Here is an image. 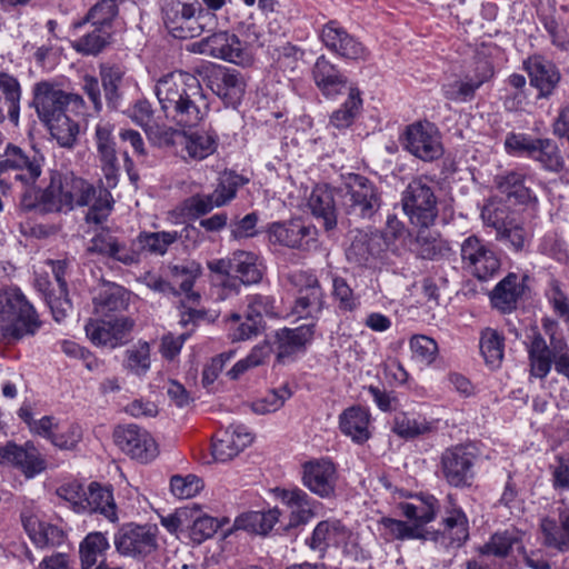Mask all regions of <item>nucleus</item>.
<instances>
[{
  "label": "nucleus",
  "instance_id": "obj_1",
  "mask_svg": "<svg viewBox=\"0 0 569 569\" xmlns=\"http://www.w3.org/2000/svg\"><path fill=\"white\" fill-rule=\"evenodd\" d=\"M154 93L166 113L182 128L199 126L209 110V102L199 79L188 72L174 71L161 77Z\"/></svg>",
  "mask_w": 569,
  "mask_h": 569
},
{
  "label": "nucleus",
  "instance_id": "obj_2",
  "mask_svg": "<svg viewBox=\"0 0 569 569\" xmlns=\"http://www.w3.org/2000/svg\"><path fill=\"white\" fill-rule=\"evenodd\" d=\"M40 120L48 127L51 137L62 148L74 147L80 127L67 114H84V100L78 93L64 92L58 84L41 81L33 87V101Z\"/></svg>",
  "mask_w": 569,
  "mask_h": 569
},
{
  "label": "nucleus",
  "instance_id": "obj_3",
  "mask_svg": "<svg viewBox=\"0 0 569 569\" xmlns=\"http://www.w3.org/2000/svg\"><path fill=\"white\" fill-rule=\"evenodd\" d=\"M40 326L36 310L18 289L0 290V339L19 341Z\"/></svg>",
  "mask_w": 569,
  "mask_h": 569
},
{
  "label": "nucleus",
  "instance_id": "obj_4",
  "mask_svg": "<svg viewBox=\"0 0 569 569\" xmlns=\"http://www.w3.org/2000/svg\"><path fill=\"white\" fill-rule=\"evenodd\" d=\"M163 21L173 37L194 38L202 33L214 16L200 9L196 0H163Z\"/></svg>",
  "mask_w": 569,
  "mask_h": 569
},
{
  "label": "nucleus",
  "instance_id": "obj_5",
  "mask_svg": "<svg viewBox=\"0 0 569 569\" xmlns=\"http://www.w3.org/2000/svg\"><path fill=\"white\" fill-rule=\"evenodd\" d=\"M339 192L345 212L353 219L370 220L381 207V193L367 177L349 174Z\"/></svg>",
  "mask_w": 569,
  "mask_h": 569
},
{
  "label": "nucleus",
  "instance_id": "obj_6",
  "mask_svg": "<svg viewBox=\"0 0 569 569\" xmlns=\"http://www.w3.org/2000/svg\"><path fill=\"white\" fill-rule=\"evenodd\" d=\"M401 203L411 223L421 228H428L438 217L437 197L425 177L408 183L402 192Z\"/></svg>",
  "mask_w": 569,
  "mask_h": 569
},
{
  "label": "nucleus",
  "instance_id": "obj_7",
  "mask_svg": "<svg viewBox=\"0 0 569 569\" xmlns=\"http://www.w3.org/2000/svg\"><path fill=\"white\" fill-rule=\"evenodd\" d=\"M96 193L97 190L92 184L72 172H66L51 178L44 197L61 211L71 210L74 206L90 204Z\"/></svg>",
  "mask_w": 569,
  "mask_h": 569
},
{
  "label": "nucleus",
  "instance_id": "obj_8",
  "mask_svg": "<svg viewBox=\"0 0 569 569\" xmlns=\"http://www.w3.org/2000/svg\"><path fill=\"white\" fill-rule=\"evenodd\" d=\"M193 51L248 67L253 62V50L244 46L237 34L228 31L216 32L192 44Z\"/></svg>",
  "mask_w": 569,
  "mask_h": 569
},
{
  "label": "nucleus",
  "instance_id": "obj_9",
  "mask_svg": "<svg viewBox=\"0 0 569 569\" xmlns=\"http://www.w3.org/2000/svg\"><path fill=\"white\" fill-rule=\"evenodd\" d=\"M460 257L463 268L481 281L493 277L501 267L497 252L475 234L461 242Z\"/></svg>",
  "mask_w": 569,
  "mask_h": 569
},
{
  "label": "nucleus",
  "instance_id": "obj_10",
  "mask_svg": "<svg viewBox=\"0 0 569 569\" xmlns=\"http://www.w3.org/2000/svg\"><path fill=\"white\" fill-rule=\"evenodd\" d=\"M158 529L152 525H123L114 535L113 543L120 555L144 558L157 547Z\"/></svg>",
  "mask_w": 569,
  "mask_h": 569
},
{
  "label": "nucleus",
  "instance_id": "obj_11",
  "mask_svg": "<svg viewBox=\"0 0 569 569\" xmlns=\"http://www.w3.org/2000/svg\"><path fill=\"white\" fill-rule=\"evenodd\" d=\"M403 147L423 161L436 160L443 153L440 132L428 121H418L406 128Z\"/></svg>",
  "mask_w": 569,
  "mask_h": 569
},
{
  "label": "nucleus",
  "instance_id": "obj_12",
  "mask_svg": "<svg viewBox=\"0 0 569 569\" xmlns=\"http://www.w3.org/2000/svg\"><path fill=\"white\" fill-rule=\"evenodd\" d=\"M475 460L476 455L467 446H455L446 449L440 458V470L443 479L456 488L470 486L475 477Z\"/></svg>",
  "mask_w": 569,
  "mask_h": 569
},
{
  "label": "nucleus",
  "instance_id": "obj_13",
  "mask_svg": "<svg viewBox=\"0 0 569 569\" xmlns=\"http://www.w3.org/2000/svg\"><path fill=\"white\" fill-rule=\"evenodd\" d=\"M42 162L43 158L38 152H26L20 147L8 144L4 159L0 161V174L31 184L40 177Z\"/></svg>",
  "mask_w": 569,
  "mask_h": 569
},
{
  "label": "nucleus",
  "instance_id": "obj_14",
  "mask_svg": "<svg viewBox=\"0 0 569 569\" xmlns=\"http://www.w3.org/2000/svg\"><path fill=\"white\" fill-rule=\"evenodd\" d=\"M301 481L311 493L331 499L336 497L338 471L329 459H313L302 465Z\"/></svg>",
  "mask_w": 569,
  "mask_h": 569
},
{
  "label": "nucleus",
  "instance_id": "obj_15",
  "mask_svg": "<svg viewBox=\"0 0 569 569\" xmlns=\"http://www.w3.org/2000/svg\"><path fill=\"white\" fill-rule=\"evenodd\" d=\"M116 445L132 459L142 463L153 460L158 453V445L152 436L136 425L118 427L113 433Z\"/></svg>",
  "mask_w": 569,
  "mask_h": 569
},
{
  "label": "nucleus",
  "instance_id": "obj_16",
  "mask_svg": "<svg viewBox=\"0 0 569 569\" xmlns=\"http://www.w3.org/2000/svg\"><path fill=\"white\" fill-rule=\"evenodd\" d=\"M493 76L489 61L481 60L461 79H452L441 87L443 97L450 101L467 102L475 98L476 91Z\"/></svg>",
  "mask_w": 569,
  "mask_h": 569
},
{
  "label": "nucleus",
  "instance_id": "obj_17",
  "mask_svg": "<svg viewBox=\"0 0 569 569\" xmlns=\"http://www.w3.org/2000/svg\"><path fill=\"white\" fill-rule=\"evenodd\" d=\"M133 326V320L120 317L110 320H90L84 329L92 343L113 349L129 340Z\"/></svg>",
  "mask_w": 569,
  "mask_h": 569
},
{
  "label": "nucleus",
  "instance_id": "obj_18",
  "mask_svg": "<svg viewBox=\"0 0 569 569\" xmlns=\"http://www.w3.org/2000/svg\"><path fill=\"white\" fill-rule=\"evenodd\" d=\"M290 282L298 288L292 312L300 318L318 315L323 307V293L318 279L303 271L289 276Z\"/></svg>",
  "mask_w": 569,
  "mask_h": 569
},
{
  "label": "nucleus",
  "instance_id": "obj_19",
  "mask_svg": "<svg viewBox=\"0 0 569 569\" xmlns=\"http://www.w3.org/2000/svg\"><path fill=\"white\" fill-rule=\"evenodd\" d=\"M88 251L102 254L124 266L140 262V250L136 239L128 244L107 230L100 231L91 239Z\"/></svg>",
  "mask_w": 569,
  "mask_h": 569
},
{
  "label": "nucleus",
  "instance_id": "obj_20",
  "mask_svg": "<svg viewBox=\"0 0 569 569\" xmlns=\"http://www.w3.org/2000/svg\"><path fill=\"white\" fill-rule=\"evenodd\" d=\"M321 40L328 50L341 58L360 60L368 57L366 47L348 33L338 21L331 20L323 26Z\"/></svg>",
  "mask_w": 569,
  "mask_h": 569
},
{
  "label": "nucleus",
  "instance_id": "obj_21",
  "mask_svg": "<svg viewBox=\"0 0 569 569\" xmlns=\"http://www.w3.org/2000/svg\"><path fill=\"white\" fill-rule=\"evenodd\" d=\"M112 131L113 127L110 123L100 122L97 124L94 133L97 157L107 188L117 186L120 169Z\"/></svg>",
  "mask_w": 569,
  "mask_h": 569
},
{
  "label": "nucleus",
  "instance_id": "obj_22",
  "mask_svg": "<svg viewBox=\"0 0 569 569\" xmlns=\"http://www.w3.org/2000/svg\"><path fill=\"white\" fill-rule=\"evenodd\" d=\"M0 465L13 466L31 478L46 469V461L38 449L30 442L24 446L9 441L0 447Z\"/></svg>",
  "mask_w": 569,
  "mask_h": 569
},
{
  "label": "nucleus",
  "instance_id": "obj_23",
  "mask_svg": "<svg viewBox=\"0 0 569 569\" xmlns=\"http://www.w3.org/2000/svg\"><path fill=\"white\" fill-rule=\"evenodd\" d=\"M269 240L289 248L309 249L310 242L316 241L317 230L299 220L274 222L268 230Z\"/></svg>",
  "mask_w": 569,
  "mask_h": 569
},
{
  "label": "nucleus",
  "instance_id": "obj_24",
  "mask_svg": "<svg viewBox=\"0 0 569 569\" xmlns=\"http://www.w3.org/2000/svg\"><path fill=\"white\" fill-rule=\"evenodd\" d=\"M20 518L27 535L37 547H58L63 543L66 538L63 530L41 521L38 512L32 507L26 506Z\"/></svg>",
  "mask_w": 569,
  "mask_h": 569
},
{
  "label": "nucleus",
  "instance_id": "obj_25",
  "mask_svg": "<svg viewBox=\"0 0 569 569\" xmlns=\"http://www.w3.org/2000/svg\"><path fill=\"white\" fill-rule=\"evenodd\" d=\"M206 77L211 90L229 103H236L244 93L246 82L237 70L210 67L206 69Z\"/></svg>",
  "mask_w": 569,
  "mask_h": 569
},
{
  "label": "nucleus",
  "instance_id": "obj_26",
  "mask_svg": "<svg viewBox=\"0 0 569 569\" xmlns=\"http://www.w3.org/2000/svg\"><path fill=\"white\" fill-rule=\"evenodd\" d=\"M383 236L378 230H357L347 249V259L359 266L368 264L383 251Z\"/></svg>",
  "mask_w": 569,
  "mask_h": 569
},
{
  "label": "nucleus",
  "instance_id": "obj_27",
  "mask_svg": "<svg viewBox=\"0 0 569 569\" xmlns=\"http://www.w3.org/2000/svg\"><path fill=\"white\" fill-rule=\"evenodd\" d=\"M315 335V325H303L293 329L282 328L276 331L277 360L284 362L295 355L303 352Z\"/></svg>",
  "mask_w": 569,
  "mask_h": 569
},
{
  "label": "nucleus",
  "instance_id": "obj_28",
  "mask_svg": "<svg viewBox=\"0 0 569 569\" xmlns=\"http://www.w3.org/2000/svg\"><path fill=\"white\" fill-rule=\"evenodd\" d=\"M253 440L251 432L242 425L229 426L212 443V456L226 462L239 455Z\"/></svg>",
  "mask_w": 569,
  "mask_h": 569
},
{
  "label": "nucleus",
  "instance_id": "obj_29",
  "mask_svg": "<svg viewBox=\"0 0 569 569\" xmlns=\"http://www.w3.org/2000/svg\"><path fill=\"white\" fill-rule=\"evenodd\" d=\"M281 502L290 509L289 526L307 523L317 515L320 502L300 488L281 489L278 493Z\"/></svg>",
  "mask_w": 569,
  "mask_h": 569
},
{
  "label": "nucleus",
  "instance_id": "obj_30",
  "mask_svg": "<svg viewBox=\"0 0 569 569\" xmlns=\"http://www.w3.org/2000/svg\"><path fill=\"white\" fill-rule=\"evenodd\" d=\"M312 77L322 94L330 99L349 91L350 87H353L325 56L317 59L312 69Z\"/></svg>",
  "mask_w": 569,
  "mask_h": 569
},
{
  "label": "nucleus",
  "instance_id": "obj_31",
  "mask_svg": "<svg viewBox=\"0 0 569 569\" xmlns=\"http://www.w3.org/2000/svg\"><path fill=\"white\" fill-rule=\"evenodd\" d=\"M523 66L530 78V84L539 90L538 97L550 96L560 80L556 66L540 56L528 58Z\"/></svg>",
  "mask_w": 569,
  "mask_h": 569
},
{
  "label": "nucleus",
  "instance_id": "obj_32",
  "mask_svg": "<svg viewBox=\"0 0 569 569\" xmlns=\"http://www.w3.org/2000/svg\"><path fill=\"white\" fill-rule=\"evenodd\" d=\"M337 194L340 196L339 190L326 184L317 186L308 200L311 213L322 223L326 230H332L337 226Z\"/></svg>",
  "mask_w": 569,
  "mask_h": 569
},
{
  "label": "nucleus",
  "instance_id": "obj_33",
  "mask_svg": "<svg viewBox=\"0 0 569 569\" xmlns=\"http://www.w3.org/2000/svg\"><path fill=\"white\" fill-rule=\"evenodd\" d=\"M370 413L361 406H351L339 416V429L356 443H365L371 437Z\"/></svg>",
  "mask_w": 569,
  "mask_h": 569
},
{
  "label": "nucleus",
  "instance_id": "obj_34",
  "mask_svg": "<svg viewBox=\"0 0 569 569\" xmlns=\"http://www.w3.org/2000/svg\"><path fill=\"white\" fill-rule=\"evenodd\" d=\"M347 538V529L339 520H323L316 526L306 542L311 550L323 556L329 547H338L345 543Z\"/></svg>",
  "mask_w": 569,
  "mask_h": 569
},
{
  "label": "nucleus",
  "instance_id": "obj_35",
  "mask_svg": "<svg viewBox=\"0 0 569 569\" xmlns=\"http://www.w3.org/2000/svg\"><path fill=\"white\" fill-rule=\"evenodd\" d=\"M100 513L111 522L118 520L112 490L92 482L88 487L82 513Z\"/></svg>",
  "mask_w": 569,
  "mask_h": 569
},
{
  "label": "nucleus",
  "instance_id": "obj_36",
  "mask_svg": "<svg viewBox=\"0 0 569 569\" xmlns=\"http://www.w3.org/2000/svg\"><path fill=\"white\" fill-rule=\"evenodd\" d=\"M540 529L542 542L548 548L560 552L569 551V512L562 511L559 519L545 518L541 520Z\"/></svg>",
  "mask_w": 569,
  "mask_h": 569
},
{
  "label": "nucleus",
  "instance_id": "obj_37",
  "mask_svg": "<svg viewBox=\"0 0 569 569\" xmlns=\"http://www.w3.org/2000/svg\"><path fill=\"white\" fill-rule=\"evenodd\" d=\"M523 535L516 528L496 532L479 548V552L483 556L507 557L515 547L519 550L523 549Z\"/></svg>",
  "mask_w": 569,
  "mask_h": 569
},
{
  "label": "nucleus",
  "instance_id": "obj_38",
  "mask_svg": "<svg viewBox=\"0 0 569 569\" xmlns=\"http://www.w3.org/2000/svg\"><path fill=\"white\" fill-rule=\"evenodd\" d=\"M278 508L268 511H249L236 518L233 527L249 532L266 535L278 522L280 517Z\"/></svg>",
  "mask_w": 569,
  "mask_h": 569
},
{
  "label": "nucleus",
  "instance_id": "obj_39",
  "mask_svg": "<svg viewBox=\"0 0 569 569\" xmlns=\"http://www.w3.org/2000/svg\"><path fill=\"white\" fill-rule=\"evenodd\" d=\"M132 119L144 128L149 139L158 143L159 146H169L174 143L176 131L163 127L162 130L157 128L156 130L150 126L152 109L148 101H139L133 106Z\"/></svg>",
  "mask_w": 569,
  "mask_h": 569
},
{
  "label": "nucleus",
  "instance_id": "obj_40",
  "mask_svg": "<svg viewBox=\"0 0 569 569\" xmlns=\"http://www.w3.org/2000/svg\"><path fill=\"white\" fill-rule=\"evenodd\" d=\"M522 291L523 288L519 283L518 276L509 273L495 287L491 293V302L502 312H509L516 308L517 300Z\"/></svg>",
  "mask_w": 569,
  "mask_h": 569
},
{
  "label": "nucleus",
  "instance_id": "obj_41",
  "mask_svg": "<svg viewBox=\"0 0 569 569\" xmlns=\"http://www.w3.org/2000/svg\"><path fill=\"white\" fill-rule=\"evenodd\" d=\"M180 138L188 157L192 160H203L212 154L217 149V137L204 132L178 133L176 131L174 139ZM177 141L174 140V143Z\"/></svg>",
  "mask_w": 569,
  "mask_h": 569
},
{
  "label": "nucleus",
  "instance_id": "obj_42",
  "mask_svg": "<svg viewBox=\"0 0 569 569\" xmlns=\"http://www.w3.org/2000/svg\"><path fill=\"white\" fill-rule=\"evenodd\" d=\"M109 547V541L102 532L88 533L79 547L81 569H92L93 566L104 560Z\"/></svg>",
  "mask_w": 569,
  "mask_h": 569
},
{
  "label": "nucleus",
  "instance_id": "obj_43",
  "mask_svg": "<svg viewBox=\"0 0 569 569\" xmlns=\"http://www.w3.org/2000/svg\"><path fill=\"white\" fill-rule=\"evenodd\" d=\"M178 231H142L136 238V244L140 250V254L146 252L151 256H163L169 247L179 240Z\"/></svg>",
  "mask_w": 569,
  "mask_h": 569
},
{
  "label": "nucleus",
  "instance_id": "obj_44",
  "mask_svg": "<svg viewBox=\"0 0 569 569\" xmlns=\"http://www.w3.org/2000/svg\"><path fill=\"white\" fill-rule=\"evenodd\" d=\"M530 372L537 378H545L552 362V353L540 333L535 332L528 346Z\"/></svg>",
  "mask_w": 569,
  "mask_h": 569
},
{
  "label": "nucleus",
  "instance_id": "obj_45",
  "mask_svg": "<svg viewBox=\"0 0 569 569\" xmlns=\"http://www.w3.org/2000/svg\"><path fill=\"white\" fill-rule=\"evenodd\" d=\"M480 352L486 363L491 368H499L505 355V337L496 329L485 328L480 332Z\"/></svg>",
  "mask_w": 569,
  "mask_h": 569
},
{
  "label": "nucleus",
  "instance_id": "obj_46",
  "mask_svg": "<svg viewBox=\"0 0 569 569\" xmlns=\"http://www.w3.org/2000/svg\"><path fill=\"white\" fill-rule=\"evenodd\" d=\"M128 301L129 292L114 283L104 286L93 299L96 311L101 315L124 310L128 307Z\"/></svg>",
  "mask_w": 569,
  "mask_h": 569
},
{
  "label": "nucleus",
  "instance_id": "obj_47",
  "mask_svg": "<svg viewBox=\"0 0 569 569\" xmlns=\"http://www.w3.org/2000/svg\"><path fill=\"white\" fill-rule=\"evenodd\" d=\"M532 160L550 172L560 173L566 171V161L558 144L549 138H539Z\"/></svg>",
  "mask_w": 569,
  "mask_h": 569
},
{
  "label": "nucleus",
  "instance_id": "obj_48",
  "mask_svg": "<svg viewBox=\"0 0 569 569\" xmlns=\"http://www.w3.org/2000/svg\"><path fill=\"white\" fill-rule=\"evenodd\" d=\"M124 0H100L92 6L86 17L73 23L76 29L81 28L87 22L92 26H101L110 29L112 22L119 13V4Z\"/></svg>",
  "mask_w": 569,
  "mask_h": 569
},
{
  "label": "nucleus",
  "instance_id": "obj_49",
  "mask_svg": "<svg viewBox=\"0 0 569 569\" xmlns=\"http://www.w3.org/2000/svg\"><path fill=\"white\" fill-rule=\"evenodd\" d=\"M531 232L515 218L500 229L495 239L513 252H522L531 241Z\"/></svg>",
  "mask_w": 569,
  "mask_h": 569
},
{
  "label": "nucleus",
  "instance_id": "obj_50",
  "mask_svg": "<svg viewBox=\"0 0 569 569\" xmlns=\"http://www.w3.org/2000/svg\"><path fill=\"white\" fill-rule=\"evenodd\" d=\"M416 251L422 259L437 260L447 257L451 248L438 234L430 232L427 228H422L416 238Z\"/></svg>",
  "mask_w": 569,
  "mask_h": 569
},
{
  "label": "nucleus",
  "instance_id": "obj_51",
  "mask_svg": "<svg viewBox=\"0 0 569 569\" xmlns=\"http://www.w3.org/2000/svg\"><path fill=\"white\" fill-rule=\"evenodd\" d=\"M496 186L502 194L518 203H527L532 199V192L525 186V176L520 172L510 171L496 177Z\"/></svg>",
  "mask_w": 569,
  "mask_h": 569
},
{
  "label": "nucleus",
  "instance_id": "obj_52",
  "mask_svg": "<svg viewBox=\"0 0 569 569\" xmlns=\"http://www.w3.org/2000/svg\"><path fill=\"white\" fill-rule=\"evenodd\" d=\"M169 274L176 281H179L180 290L191 302H197L200 295L192 291L194 280L201 274L199 263L191 261L186 264H171L168 267Z\"/></svg>",
  "mask_w": 569,
  "mask_h": 569
},
{
  "label": "nucleus",
  "instance_id": "obj_53",
  "mask_svg": "<svg viewBox=\"0 0 569 569\" xmlns=\"http://www.w3.org/2000/svg\"><path fill=\"white\" fill-rule=\"evenodd\" d=\"M0 92L3 96L2 106L7 109L8 117L14 124L19 121L21 88L16 78L0 72Z\"/></svg>",
  "mask_w": 569,
  "mask_h": 569
},
{
  "label": "nucleus",
  "instance_id": "obj_54",
  "mask_svg": "<svg viewBox=\"0 0 569 569\" xmlns=\"http://www.w3.org/2000/svg\"><path fill=\"white\" fill-rule=\"evenodd\" d=\"M346 93H348L347 100L339 109L333 111L330 117V123L338 129H345L351 126L362 106L360 91L356 87H350L349 91Z\"/></svg>",
  "mask_w": 569,
  "mask_h": 569
},
{
  "label": "nucleus",
  "instance_id": "obj_55",
  "mask_svg": "<svg viewBox=\"0 0 569 569\" xmlns=\"http://www.w3.org/2000/svg\"><path fill=\"white\" fill-rule=\"evenodd\" d=\"M94 29L73 42L72 48L86 56L99 54L111 40L110 29L93 26Z\"/></svg>",
  "mask_w": 569,
  "mask_h": 569
},
{
  "label": "nucleus",
  "instance_id": "obj_56",
  "mask_svg": "<svg viewBox=\"0 0 569 569\" xmlns=\"http://www.w3.org/2000/svg\"><path fill=\"white\" fill-rule=\"evenodd\" d=\"M442 523V535L450 539L452 543L460 546L468 539V519L461 509L453 508L448 510Z\"/></svg>",
  "mask_w": 569,
  "mask_h": 569
},
{
  "label": "nucleus",
  "instance_id": "obj_57",
  "mask_svg": "<svg viewBox=\"0 0 569 569\" xmlns=\"http://www.w3.org/2000/svg\"><path fill=\"white\" fill-rule=\"evenodd\" d=\"M435 498L416 499L412 502H403L399 508L405 517L413 521L411 526H419L423 530V526L435 518Z\"/></svg>",
  "mask_w": 569,
  "mask_h": 569
},
{
  "label": "nucleus",
  "instance_id": "obj_58",
  "mask_svg": "<svg viewBox=\"0 0 569 569\" xmlns=\"http://www.w3.org/2000/svg\"><path fill=\"white\" fill-rule=\"evenodd\" d=\"M258 258L247 251L233 252V269L240 277L243 284L258 283L262 278L261 269L259 268Z\"/></svg>",
  "mask_w": 569,
  "mask_h": 569
},
{
  "label": "nucleus",
  "instance_id": "obj_59",
  "mask_svg": "<svg viewBox=\"0 0 569 569\" xmlns=\"http://www.w3.org/2000/svg\"><path fill=\"white\" fill-rule=\"evenodd\" d=\"M101 83L108 106L116 109L119 106L121 93L120 86L123 73L119 68L102 67L100 70Z\"/></svg>",
  "mask_w": 569,
  "mask_h": 569
},
{
  "label": "nucleus",
  "instance_id": "obj_60",
  "mask_svg": "<svg viewBox=\"0 0 569 569\" xmlns=\"http://www.w3.org/2000/svg\"><path fill=\"white\" fill-rule=\"evenodd\" d=\"M272 349L269 342L263 341L252 348L250 353L244 358L239 360L229 371L228 376L231 379L239 378L243 372L248 369L258 367L264 362L266 359L269 358Z\"/></svg>",
  "mask_w": 569,
  "mask_h": 569
},
{
  "label": "nucleus",
  "instance_id": "obj_61",
  "mask_svg": "<svg viewBox=\"0 0 569 569\" xmlns=\"http://www.w3.org/2000/svg\"><path fill=\"white\" fill-rule=\"evenodd\" d=\"M481 219L487 227L493 228L497 233L513 218L510 217L508 208L501 201L491 199L482 207Z\"/></svg>",
  "mask_w": 569,
  "mask_h": 569
},
{
  "label": "nucleus",
  "instance_id": "obj_62",
  "mask_svg": "<svg viewBox=\"0 0 569 569\" xmlns=\"http://www.w3.org/2000/svg\"><path fill=\"white\" fill-rule=\"evenodd\" d=\"M392 430L402 438H415L430 431V425L426 419L401 412L395 417Z\"/></svg>",
  "mask_w": 569,
  "mask_h": 569
},
{
  "label": "nucleus",
  "instance_id": "obj_63",
  "mask_svg": "<svg viewBox=\"0 0 569 569\" xmlns=\"http://www.w3.org/2000/svg\"><path fill=\"white\" fill-rule=\"evenodd\" d=\"M124 368L137 376L150 369V348L147 342L138 343L126 351Z\"/></svg>",
  "mask_w": 569,
  "mask_h": 569
},
{
  "label": "nucleus",
  "instance_id": "obj_64",
  "mask_svg": "<svg viewBox=\"0 0 569 569\" xmlns=\"http://www.w3.org/2000/svg\"><path fill=\"white\" fill-rule=\"evenodd\" d=\"M291 396V390L284 385L279 389L269 391L263 398L254 401L251 408L258 415L276 412Z\"/></svg>",
  "mask_w": 569,
  "mask_h": 569
}]
</instances>
